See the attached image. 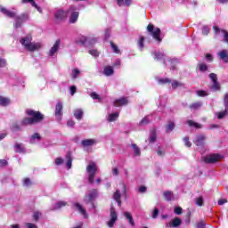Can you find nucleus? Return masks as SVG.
I'll return each instance as SVG.
<instances>
[{
	"instance_id": "nucleus-1",
	"label": "nucleus",
	"mask_w": 228,
	"mask_h": 228,
	"mask_svg": "<svg viewBox=\"0 0 228 228\" xmlns=\"http://www.w3.org/2000/svg\"><path fill=\"white\" fill-rule=\"evenodd\" d=\"M20 44L26 51L29 53H35V51H40L44 45L41 42H33L31 35H28L20 39Z\"/></svg>"
},
{
	"instance_id": "nucleus-2",
	"label": "nucleus",
	"mask_w": 228,
	"mask_h": 228,
	"mask_svg": "<svg viewBox=\"0 0 228 228\" xmlns=\"http://www.w3.org/2000/svg\"><path fill=\"white\" fill-rule=\"evenodd\" d=\"M27 115L31 118H25L21 120V126H31L33 124H38V122H42L44 120V115L39 111H35L33 110H28Z\"/></svg>"
},
{
	"instance_id": "nucleus-3",
	"label": "nucleus",
	"mask_w": 228,
	"mask_h": 228,
	"mask_svg": "<svg viewBox=\"0 0 228 228\" xmlns=\"http://www.w3.org/2000/svg\"><path fill=\"white\" fill-rule=\"evenodd\" d=\"M0 12L9 17V19H15L14 28H19L22 26L23 22L28 20V14H22L21 16H17V12L7 10L6 8L0 6Z\"/></svg>"
},
{
	"instance_id": "nucleus-4",
	"label": "nucleus",
	"mask_w": 228,
	"mask_h": 228,
	"mask_svg": "<svg viewBox=\"0 0 228 228\" xmlns=\"http://www.w3.org/2000/svg\"><path fill=\"white\" fill-rule=\"evenodd\" d=\"M154 59L155 60H164L165 65H167V63H169L171 65L172 70H175V65H177V63H179V60H177V59H171V58L165 59V53H163L161 52H155Z\"/></svg>"
},
{
	"instance_id": "nucleus-5",
	"label": "nucleus",
	"mask_w": 228,
	"mask_h": 228,
	"mask_svg": "<svg viewBox=\"0 0 228 228\" xmlns=\"http://www.w3.org/2000/svg\"><path fill=\"white\" fill-rule=\"evenodd\" d=\"M86 172L89 175L88 181L90 184H94V182L95 181V174L97 172V165H95L94 162L89 163V165L86 167Z\"/></svg>"
},
{
	"instance_id": "nucleus-6",
	"label": "nucleus",
	"mask_w": 228,
	"mask_h": 228,
	"mask_svg": "<svg viewBox=\"0 0 228 228\" xmlns=\"http://www.w3.org/2000/svg\"><path fill=\"white\" fill-rule=\"evenodd\" d=\"M68 13H71L69 17L70 24H76V22H77V19H79V7L71 5L68 10Z\"/></svg>"
},
{
	"instance_id": "nucleus-7",
	"label": "nucleus",
	"mask_w": 228,
	"mask_h": 228,
	"mask_svg": "<svg viewBox=\"0 0 228 228\" xmlns=\"http://www.w3.org/2000/svg\"><path fill=\"white\" fill-rule=\"evenodd\" d=\"M147 31L153 37L154 40L157 42H161V29L159 28H154V25L149 24L147 27Z\"/></svg>"
},
{
	"instance_id": "nucleus-8",
	"label": "nucleus",
	"mask_w": 228,
	"mask_h": 228,
	"mask_svg": "<svg viewBox=\"0 0 228 228\" xmlns=\"http://www.w3.org/2000/svg\"><path fill=\"white\" fill-rule=\"evenodd\" d=\"M224 158V156L220 154H210L203 158L205 163H217Z\"/></svg>"
},
{
	"instance_id": "nucleus-9",
	"label": "nucleus",
	"mask_w": 228,
	"mask_h": 228,
	"mask_svg": "<svg viewBox=\"0 0 228 228\" xmlns=\"http://www.w3.org/2000/svg\"><path fill=\"white\" fill-rule=\"evenodd\" d=\"M97 197V190L94 189L93 191H89L85 198V202H89L92 208H95L94 201Z\"/></svg>"
},
{
	"instance_id": "nucleus-10",
	"label": "nucleus",
	"mask_w": 228,
	"mask_h": 228,
	"mask_svg": "<svg viewBox=\"0 0 228 228\" xmlns=\"http://www.w3.org/2000/svg\"><path fill=\"white\" fill-rule=\"evenodd\" d=\"M118 219V216L117 215V210H115V208L111 207L110 208V219L107 223L108 227H113Z\"/></svg>"
},
{
	"instance_id": "nucleus-11",
	"label": "nucleus",
	"mask_w": 228,
	"mask_h": 228,
	"mask_svg": "<svg viewBox=\"0 0 228 228\" xmlns=\"http://www.w3.org/2000/svg\"><path fill=\"white\" fill-rule=\"evenodd\" d=\"M61 117H63V103L59 102L55 106V118L57 122H61Z\"/></svg>"
},
{
	"instance_id": "nucleus-12",
	"label": "nucleus",
	"mask_w": 228,
	"mask_h": 228,
	"mask_svg": "<svg viewBox=\"0 0 228 228\" xmlns=\"http://www.w3.org/2000/svg\"><path fill=\"white\" fill-rule=\"evenodd\" d=\"M60 44H61L60 39L55 41L54 45H53V47L50 49L48 53V56H50L51 58H53V56H56V54H58V51L60 49Z\"/></svg>"
},
{
	"instance_id": "nucleus-13",
	"label": "nucleus",
	"mask_w": 228,
	"mask_h": 228,
	"mask_svg": "<svg viewBox=\"0 0 228 228\" xmlns=\"http://www.w3.org/2000/svg\"><path fill=\"white\" fill-rule=\"evenodd\" d=\"M224 106H225V110L216 113L218 120H222V118H224V117H225V115H227V111H228V94H226L224 95Z\"/></svg>"
},
{
	"instance_id": "nucleus-14",
	"label": "nucleus",
	"mask_w": 228,
	"mask_h": 228,
	"mask_svg": "<svg viewBox=\"0 0 228 228\" xmlns=\"http://www.w3.org/2000/svg\"><path fill=\"white\" fill-rule=\"evenodd\" d=\"M209 77L213 83L212 85V90L216 91V90H220V84H218V78L216 77V74L215 73H211L209 74Z\"/></svg>"
},
{
	"instance_id": "nucleus-15",
	"label": "nucleus",
	"mask_w": 228,
	"mask_h": 228,
	"mask_svg": "<svg viewBox=\"0 0 228 228\" xmlns=\"http://www.w3.org/2000/svg\"><path fill=\"white\" fill-rule=\"evenodd\" d=\"M183 224V220L179 217L174 218L172 221H170L168 224H166V227L172 228V227H179Z\"/></svg>"
},
{
	"instance_id": "nucleus-16",
	"label": "nucleus",
	"mask_w": 228,
	"mask_h": 228,
	"mask_svg": "<svg viewBox=\"0 0 228 228\" xmlns=\"http://www.w3.org/2000/svg\"><path fill=\"white\" fill-rule=\"evenodd\" d=\"M76 44H79L80 45H85V47H87L88 45V37L86 36H78L76 40Z\"/></svg>"
},
{
	"instance_id": "nucleus-17",
	"label": "nucleus",
	"mask_w": 228,
	"mask_h": 228,
	"mask_svg": "<svg viewBox=\"0 0 228 228\" xmlns=\"http://www.w3.org/2000/svg\"><path fill=\"white\" fill-rule=\"evenodd\" d=\"M206 142V136L204 134L197 135L194 139V143L197 147H202Z\"/></svg>"
},
{
	"instance_id": "nucleus-18",
	"label": "nucleus",
	"mask_w": 228,
	"mask_h": 228,
	"mask_svg": "<svg viewBox=\"0 0 228 228\" xmlns=\"http://www.w3.org/2000/svg\"><path fill=\"white\" fill-rule=\"evenodd\" d=\"M74 206H75L77 211H78V213H80V215H82V216H84V218H88V214L86 213V209H85V208H83V206H81V204L75 203Z\"/></svg>"
},
{
	"instance_id": "nucleus-19",
	"label": "nucleus",
	"mask_w": 228,
	"mask_h": 228,
	"mask_svg": "<svg viewBox=\"0 0 228 228\" xmlns=\"http://www.w3.org/2000/svg\"><path fill=\"white\" fill-rule=\"evenodd\" d=\"M67 15H69V11L58 10L55 12V19L62 20V19H67Z\"/></svg>"
},
{
	"instance_id": "nucleus-20",
	"label": "nucleus",
	"mask_w": 228,
	"mask_h": 228,
	"mask_svg": "<svg viewBox=\"0 0 228 228\" xmlns=\"http://www.w3.org/2000/svg\"><path fill=\"white\" fill-rule=\"evenodd\" d=\"M96 144L97 141L95 139H85L81 142V145L84 147H94Z\"/></svg>"
},
{
	"instance_id": "nucleus-21",
	"label": "nucleus",
	"mask_w": 228,
	"mask_h": 228,
	"mask_svg": "<svg viewBox=\"0 0 228 228\" xmlns=\"http://www.w3.org/2000/svg\"><path fill=\"white\" fill-rule=\"evenodd\" d=\"M128 102L127 98L122 97L114 101V106L119 108V106H126Z\"/></svg>"
},
{
	"instance_id": "nucleus-22",
	"label": "nucleus",
	"mask_w": 228,
	"mask_h": 228,
	"mask_svg": "<svg viewBox=\"0 0 228 228\" xmlns=\"http://www.w3.org/2000/svg\"><path fill=\"white\" fill-rule=\"evenodd\" d=\"M115 74V70L113 69V66H105L103 69V75L107 77H110V76H113Z\"/></svg>"
},
{
	"instance_id": "nucleus-23",
	"label": "nucleus",
	"mask_w": 228,
	"mask_h": 228,
	"mask_svg": "<svg viewBox=\"0 0 228 228\" xmlns=\"http://www.w3.org/2000/svg\"><path fill=\"white\" fill-rule=\"evenodd\" d=\"M217 56L220 58V60L224 61V63H228V51L227 50H222L221 52H218Z\"/></svg>"
},
{
	"instance_id": "nucleus-24",
	"label": "nucleus",
	"mask_w": 228,
	"mask_h": 228,
	"mask_svg": "<svg viewBox=\"0 0 228 228\" xmlns=\"http://www.w3.org/2000/svg\"><path fill=\"white\" fill-rule=\"evenodd\" d=\"M121 197H122V193H120L119 190H117L113 194V199L117 201L118 208L122 206V200H120Z\"/></svg>"
},
{
	"instance_id": "nucleus-25",
	"label": "nucleus",
	"mask_w": 228,
	"mask_h": 228,
	"mask_svg": "<svg viewBox=\"0 0 228 228\" xmlns=\"http://www.w3.org/2000/svg\"><path fill=\"white\" fill-rule=\"evenodd\" d=\"M40 140H42V136H40V134L36 133L30 136L29 143H32V144L38 143Z\"/></svg>"
},
{
	"instance_id": "nucleus-26",
	"label": "nucleus",
	"mask_w": 228,
	"mask_h": 228,
	"mask_svg": "<svg viewBox=\"0 0 228 228\" xmlns=\"http://www.w3.org/2000/svg\"><path fill=\"white\" fill-rule=\"evenodd\" d=\"M67 206L66 201H58L54 206L51 208L52 211H56V209H61V208H65Z\"/></svg>"
},
{
	"instance_id": "nucleus-27",
	"label": "nucleus",
	"mask_w": 228,
	"mask_h": 228,
	"mask_svg": "<svg viewBox=\"0 0 228 228\" xmlns=\"http://www.w3.org/2000/svg\"><path fill=\"white\" fill-rule=\"evenodd\" d=\"M117 4L119 6H131L133 0H117Z\"/></svg>"
},
{
	"instance_id": "nucleus-28",
	"label": "nucleus",
	"mask_w": 228,
	"mask_h": 228,
	"mask_svg": "<svg viewBox=\"0 0 228 228\" xmlns=\"http://www.w3.org/2000/svg\"><path fill=\"white\" fill-rule=\"evenodd\" d=\"M21 3H30L32 4V6L37 10V12H39V13H42V8L40 6H38L37 4V3H35V1L33 0H21Z\"/></svg>"
},
{
	"instance_id": "nucleus-29",
	"label": "nucleus",
	"mask_w": 228,
	"mask_h": 228,
	"mask_svg": "<svg viewBox=\"0 0 228 228\" xmlns=\"http://www.w3.org/2000/svg\"><path fill=\"white\" fill-rule=\"evenodd\" d=\"M157 83L159 85H167L172 83V80L170 78H160V77H155Z\"/></svg>"
},
{
	"instance_id": "nucleus-30",
	"label": "nucleus",
	"mask_w": 228,
	"mask_h": 228,
	"mask_svg": "<svg viewBox=\"0 0 228 228\" xmlns=\"http://www.w3.org/2000/svg\"><path fill=\"white\" fill-rule=\"evenodd\" d=\"M126 219L128 220V223L132 227H134V219H133V216H131V213L129 212H125L124 213Z\"/></svg>"
},
{
	"instance_id": "nucleus-31",
	"label": "nucleus",
	"mask_w": 228,
	"mask_h": 228,
	"mask_svg": "<svg viewBox=\"0 0 228 228\" xmlns=\"http://www.w3.org/2000/svg\"><path fill=\"white\" fill-rule=\"evenodd\" d=\"M175 129V123L174 121H169L166 126V133H172Z\"/></svg>"
},
{
	"instance_id": "nucleus-32",
	"label": "nucleus",
	"mask_w": 228,
	"mask_h": 228,
	"mask_svg": "<svg viewBox=\"0 0 228 228\" xmlns=\"http://www.w3.org/2000/svg\"><path fill=\"white\" fill-rule=\"evenodd\" d=\"M80 74H81V70H79L77 68H74L73 69H71L72 79H77Z\"/></svg>"
},
{
	"instance_id": "nucleus-33",
	"label": "nucleus",
	"mask_w": 228,
	"mask_h": 228,
	"mask_svg": "<svg viewBox=\"0 0 228 228\" xmlns=\"http://www.w3.org/2000/svg\"><path fill=\"white\" fill-rule=\"evenodd\" d=\"M66 159H67L66 167L68 170H70L72 168V157H70V153H68L66 155Z\"/></svg>"
},
{
	"instance_id": "nucleus-34",
	"label": "nucleus",
	"mask_w": 228,
	"mask_h": 228,
	"mask_svg": "<svg viewBox=\"0 0 228 228\" xmlns=\"http://www.w3.org/2000/svg\"><path fill=\"white\" fill-rule=\"evenodd\" d=\"M74 117L77 120H81L83 118V110L77 109L74 111Z\"/></svg>"
},
{
	"instance_id": "nucleus-35",
	"label": "nucleus",
	"mask_w": 228,
	"mask_h": 228,
	"mask_svg": "<svg viewBox=\"0 0 228 228\" xmlns=\"http://www.w3.org/2000/svg\"><path fill=\"white\" fill-rule=\"evenodd\" d=\"M14 151H15V152H19V153L24 152V151H25L24 144H22V143H16L14 145Z\"/></svg>"
},
{
	"instance_id": "nucleus-36",
	"label": "nucleus",
	"mask_w": 228,
	"mask_h": 228,
	"mask_svg": "<svg viewBox=\"0 0 228 228\" xmlns=\"http://www.w3.org/2000/svg\"><path fill=\"white\" fill-rule=\"evenodd\" d=\"M98 38L97 37H87V47H90L92 45H94V44H97L98 42Z\"/></svg>"
},
{
	"instance_id": "nucleus-37",
	"label": "nucleus",
	"mask_w": 228,
	"mask_h": 228,
	"mask_svg": "<svg viewBox=\"0 0 228 228\" xmlns=\"http://www.w3.org/2000/svg\"><path fill=\"white\" fill-rule=\"evenodd\" d=\"M10 105V100L6 97L0 96V106H8Z\"/></svg>"
},
{
	"instance_id": "nucleus-38",
	"label": "nucleus",
	"mask_w": 228,
	"mask_h": 228,
	"mask_svg": "<svg viewBox=\"0 0 228 228\" xmlns=\"http://www.w3.org/2000/svg\"><path fill=\"white\" fill-rule=\"evenodd\" d=\"M171 86L174 90H175V88H179L181 86H184V84L179 82V81H176V80H174V81H171Z\"/></svg>"
},
{
	"instance_id": "nucleus-39",
	"label": "nucleus",
	"mask_w": 228,
	"mask_h": 228,
	"mask_svg": "<svg viewBox=\"0 0 228 228\" xmlns=\"http://www.w3.org/2000/svg\"><path fill=\"white\" fill-rule=\"evenodd\" d=\"M118 118V112L109 114L108 120L110 122H115Z\"/></svg>"
},
{
	"instance_id": "nucleus-40",
	"label": "nucleus",
	"mask_w": 228,
	"mask_h": 228,
	"mask_svg": "<svg viewBox=\"0 0 228 228\" xmlns=\"http://www.w3.org/2000/svg\"><path fill=\"white\" fill-rule=\"evenodd\" d=\"M191 110H200L202 108V102H196L190 105Z\"/></svg>"
},
{
	"instance_id": "nucleus-41",
	"label": "nucleus",
	"mask_w": 228,
	"mask_h": 228,
	"mask_svg": "<svg viewBox=\"0 0 228 228\" xmlns=\"http://www.w3.org/2000/svg\"><path fill=\"white\" fill-rule=\"evenodd\" d=\"M143 42H145V37L141 36L140 38H139V41L137 43L140 51H143V47H145L144 45H143Z\"/></svg>"
},
{
	"instance_id": "nucleus-42",
	"label": "nucleus",
	"mask_w": 228,
	"mask_h": 228,
	"mask_svg": "<svg viewBox=\"0 0 228 228\" xmlns=\"http://www.w3.org/2000/svg\"><path fill=\"white\" fill-rule=\"evenodd\" d=\"M187 124L190 126V127H196V129H200V127H202V125L195 123L191 120H188Z\"/></svg>"
},
{
	"instance_id": "nucleus-43",
	"label": "nucleus",
	"mask_w": 228,
	"mask_h": 228,
	"mask_svg": "<svg viewBox=\"0 0 228 228\" xmlns=\"http://www.w3.org/2000/svg\"><path fill=\"white\" fill-rule=\"evenodd\" d=\"M164 197L167 201L172 200V198L174 197V194L172 193V191H167L164 192Z\"/></svg>"
},
{
	"instance_id": "nucleus-44",
	"label": "nucleus",
	"mask_w": 228,
	"mask_h": 228,
	"mask_svg": "<svg viewBox=\"0 0 228 228\" xmlns=\"http://www.w3.org/2000/svg\"><path fill=\"white\" fill-rule=\"evenodd\" d=\"M132 148L134 149V156H140L142 154L140 148L136 144H132Z\"/></svg>"
},
{
	"instance_id": "nucleus-45",
	"label": "nucleus",
	"mask_w": 228,
	"mask_h": 228,
	"mask_svg": "<svg viewBox=\"0 0 228 228\" xmlns=\"http://www.w3.org/2000/svg\"><path fill=\"white\" fill-rule=\"evenodd\" d=\"M195 203H196V206H200V207L204 206V198H202V196L196 198Z\"/></svg>"
},
{
	"instance_id": "nucleus-46",
	"label": "nucleus",
	"mask_w": 228,
	"mask_h": 228,
	"mask_svg": "<svg viewBox=\"0 0 228 228\" xmlns=\"http://www.w3.org/2000/svg\"><path fill=\"white\" fill-rule=\"evenodd\" d=\"M149 141L151 142V143L156 142V130H152L151 132Z\"/></svg>"
},
{
	"instance_id": "nucleus-47",
	"label": "nucleus",
	"mask_w": 228,
	"mask_h": 228,
	"mask_svg": "<svg viewBox=\"0 0 228 228\" xmlns=\"http://www.w3.org/2000/svg\"><path fill=\"white\" fill-rule=\"evenodd\" d=\"M110 46H111L113 53H115L116 54L120 53V50L118 49V46H117V45H115L113 42H110Z\"/></svg>"
},
{
	"instance_id": "nucleus-48",
	"label": "nucleus",
	"mask_w": 228,
	"mask_h": 228,
	"mask_svg": "<svg viewBox=\"0 0 228 228\" xmlns=\"http://www.w3.org/2000/svg\"><path fill=\"white\" fill-rule=\"evenodd\" d=\"M149 117H151V116H146L145 118H143L140 121L139 126H147V124H149V122H150Z\"/></svg>"
},
{
	"instance_id": "nucleus-49",
	"label": "nucleus",
	"mask_w": 228,
	"mask_h": 228,
	"mask_svg": "<svg viewBox=\"0 0 228 228\" xmlns=\"http://www.w3.org/2000/svg\"><path fill=\"white\" fill-rule=\"evenodd\" d=\"M196 94L199 97H207V95H209V93H208L207 91H202V90L197 91Z\"/></svg>"
},
{
	"instance_id": "nucleus-50",
	"label": "nucleus",
	"mask_w": 228,
	"mask_h": 228,
	"mask_svg": "<svg viewBox=\"0 0 228 228\" xmlns=\"http://www.w3.org/2000/svg\"><path fill=\"white\" fill-rule=\"evenodd\" d=\"M199 69L200 72H206V70H208V65H206V63H200Z\"/></svg>"
},
{
	"instance_id": "nucleus-51",
	"label": "nucleus",
	"mask_w": 228,
	"mask_h": 228,
	"mask_svg": "<svg viewBox=\"0 0 228 228\" xmlns=\"http://www.w3.org/2000/svg\"><path fill=\"white\" fill-rule=\"evenodd\" d=\"M40 216H42V213H40L39 211L34 212L33 218L36 222H38V220L40 219Z\"/></svg>"
},
{
	"instance_id": "nucleus-52",
	"label": "nucleus",
	"mask_w": 228,
	"mask_h": 228,
	"mask_svg": "<svg viewBox=\"0 0 228 228\" xmlns=\"http://www.w3.org/2000/svg\"><path fill=\"white\" fill-rule=\"evenodd\" d=\"M174 213L175 215H183V208L181 207H175Z\"/></svg>"
},
{
	"instance_id": "nucleus-53",
	"label": "nucleus",
	"mask_w": 228,
	"mask_h": 228,
	"mask_svg": "<svg viewBox=\"0 0 228 228\" xmlns=\"http://www.w3.org/2000/svg\"><path fill=\"white\" fill-rule=\"evenodd\" d=\"M32 183H31V180L29 178H25L23 180V186H27V187H29L31 186Z\"/></svg>"
},
{
	"instance_id": "nucleus-54",
	"label": "nucleus",
	"mask_w": 228,
	"mask_h": 228,
	"mask_svg": "<svg viewBox=\"0 0 228 228\" xmlns=\"http://www.w3.org/2000/svg\"><path fill=\"white\" fill-rule=\"evenodd\" d=\"M92 99H94V101H101V96L99 94H97V93L94 92L91 94Z\"/></svg>"
},
{
	"instance_id": "nucleus-55",
	"label": "nucleus",
	"mask_w": 228,
	"mask_h": 228,
	"mask_svg": "<svg viewBox=\"0 0 228 228\" xmlns=\"http://www.w3.org/2000/svg\"><path fill=\"white\" fill-rule=\"evenodd\" d=\"M111 35V30H110V28H107L105 30V34H104V40H108L110 38Z\"/></svg>"
},
{
	"instance_id": "nucleus-56",
	"label": "nucleus",
	"mask_w": 228,
	"mask_h": 228,
	"mask_svg": "<svg viewBox=\"0 0 228 228\" xmlns=\"http://www.w3.org/2000/svg\"><path fill=\"white\" fill-rule=\"evenodd\" d=\"M202 34H203V35H206V36L209 35V27L204 26V27L202 28Z\"/></svg>"
},
{
	"instance_id": "nucleus-57",
	"label": "nucleus",
	"mask_w": 228,
	"mask_h": 228,
	"mask_svg": "<svg viewBox=\"0 0 228 228\" xmlns=\"http://www.w3.org/2000/svg\"><path fill=\"white\" fill-rule=\"evenodd\" d=\"M89 54L92 56H94V58H97L99 56V51L97 50H89Z\"/></svg>"
},
{
	"instance_id": "nucleus-58",
	"label": "nucleus",
	"mask_w": 228,
	"mask_h": 228,
	"mask_svg": "<svg viewBox=\"0 0 228 228\" xmlns=\"http://www.w3.org/2000/svg\"><path fill=\"white\" fill-rule=\"evenodd\" d=\"M183 142H184L185 147H191V142H190V138L184 137Z\"/></svg>"
},
{
	"instance_id": "nucleus-59",
	"label": "nucleus",
	"mask_w": 228,
	"mask_h": 228,
	"mask_svg": "<svg viewBox=\"0 0 228 228\" xmlns=\"http://www.w3.org/2000/svg\"><path fill=\"white\" fill-rule=\"evenodd\" d=\"M183 142H184L185 147H191V142H190V138L184 137Z\"/></svg>"
},
{
	"instance_id": "nucleus-60",
	"label": "nucleus",
	"mask_w": 228,
	"mask_h": 228,
	"mask_svg": "<svg viewBox=\"0 0 228 228\" xmlns=\"http://www.w3.org/2000/svg\"><path fill=\"white\" fill-rule=\"evenodd\" d=\"M157 154H158V156H165V151L163 149H161V147H159L157 149Z\"/></svg>"
},
{
	"instance_id": "nucleus-61",
	"label": "nucleus",
	"mask_w": 228,
	"mask_h": 228,
	"mask_svg": "<svg viewBox=\"0 0 228 228\" xmlns=\"http://www.w3.org/2000/svg\"><path fill=\"white\" fill-rule=\"evenodd\" d=\"M62 163H63V159L61 158L55 159V165L60 166V165H62Z\"/></svg>"
},
{
	"instance_id": "nucleus-62",
	"label": "nucleus",
	"mask_w": 228,
	"mask_h": 228,
	"mask_svg": "<svg viewBox=\"0 0 228 228\" xmlns=\"http://www.w3.org/2000/svg\"><path fill=\"white\" fill-rule=\"evenodd\" d=\"M26 227H28V228H38V226H37V224H32V223H27Z\"/></svg>"
},
{
	"instance_id": "nucleus-63",
	"label": "nucleus",
	"mask_w": 228,
	"mask_h": 228,
	"mask_svg": "<svg viewBox=\"0 0 228 228\" xmlns=\"http://www.w3.org/2000/svg\"><path fill=\"white\" fill-rule=\"evenodd\" d=\"M206 227V224L204 222H200L197 224L196 228H204Z\"/></svg>"
},
{
	"instance_id": "nucleus-64",
	"label": "nucleus",
	"mask_w": 228,
	"mask_h": 228,
	"mask_svg": "<svg viewBox=\"0 0 228 228\" xmlns=\"http://www.w3.org/2000/svg\"><path fill=\"white\" fill-rule=\"evenodd\" d=\"M121 65V62L119 61V59L116 60V61L113 63V66L112 67H116V68H118L120 67Z\"/></svg>"
}]
</instances>
